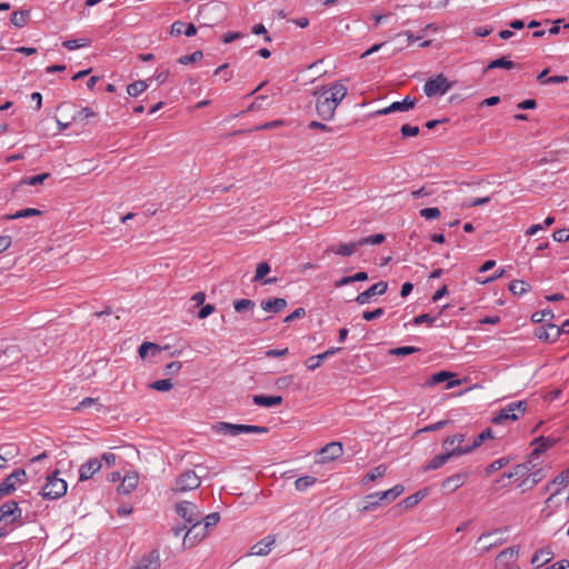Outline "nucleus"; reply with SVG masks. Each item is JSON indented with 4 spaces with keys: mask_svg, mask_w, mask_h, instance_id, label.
<instances>
[{
    "mask_svg": "<svg viewBox=\"0 0 569 569\" xmlns=\"http://www.w3.org/2000/svg\"><path fill=\"white\" fill-rule=\"evenodd\" d=\"M176 511L186 523H191L201 519V512L197 505L190 501L178 502L176 505Z\"/></svg>",
    "mask_w": 569,
    "mask_h": 569,
    "instance_id": "9d476101",
    "label": "nucleus"
},
{
    "mask_svg": "<svg viewBox=\"0 0 569 569\" xmlns=\"http://www.w3.org/2000/svg\"><path fill=\"white\" fill-rule=\"evenodd\" d=\"M555 440L546 437H538L533 440V443H537L543 451L548 450L555 445Z\"/></svg>",
    "mask_w": 569,
    "mask_h": 569,
    "instance_id": "6e6d98bb",
    "label": "nucleus"
},
{
    "mask_svg": "<svg viewBox=\"0 0 569 569\" xmlns=\"http://www.w3.org/2000/svg\"><path fill=\"white\" fill-rule=\"evenodd\" d=\"M191 527L187 530L183 537L184 546H193L197 541L203 539L207 536V529L202 525L201 519L198 521L191 522Z\"/></svg>",
    "mask_w": 569,
    "mask_h": 569,
    "instance_id": "f8f14e48",
    "label": "nucleus"
},
{
    "mask_svg": "<svg viewBox=\"0 0 569 569\" xmlns=\"http://www.w3.org/2000/svg\"><path fill=\"white\" fill-rule=\"evenodd\" d=\"M27 482V473L24 469H16L0 483V499L3 496H10L16 491L18 485Z\"/></svg>",
    "mask_w": 569,
    "mask_h": 569,
    "instance_id": "0eeeda50",
    "label": "nucleus"
},
{
    "mask_svg": "<svg viewBox=\"0 0 569 569\" xmlns=\"http://www.w3.org/2000/svg\"><path fill=\"white\" fill-rule=\"evenodd\" d=\"M212 430L216 433L223 436H238L240 433H267L269 429L262 426H253V425H234L230 422H217L212 426Z\"/></svg>",
    "mask_w": 569,
    "mask_h": 569,
    "instance_id": "f03ea898",
    "label": "nucleus"
},
{
    "mask_svg": "<svg viewBox=\"0 0 569 569\" xmlns=\"http://www.w3.org/2000/svg\"><path fill=\"white\" fill-rule=\"evenodd\" d=\"M510 462V458L509 457H501L495 461H492L487 468H486V475L489 476L498 470H500L501 468H503L505 466H507L508 463Z\"/></svg>",
    "mask_w": 569,
    "mask_h": 569,
    "instance_id": "ea45409f",
    "label": "nucleus"
},
{
    "mask_svg": "<svg viewBox=\"0 0 569 569\" xmlns=\"http://www.w3.org/2000/svg\"><path fill=\"white\" fill-rule=\"evenodd\" d=\"M60 471L56 470L48 475L46 478V485L42 488L41 496L44 499L54 500L63 497L67 492V481L59 478Z\"/></svg>",
    "mask_w": 569,
    "mask_h": 569,
    "instance_id": "20e7f679",
    "label": "nucleus"
},
{
    "mask_svg": "<svg viewBox=\"0 0 569 569\" xmlns=\"http://www.w3.org/2000/svg\"><path fill=\"white\" fill-rule=\"evenodd\" d=\"M91 40L89 38L70 39L62 42V47L68 50H76L79 48L89 47Z\"/></svg>",
    "mask_w": 569,
    "mask_h": 569,
    "instance_id": "473e14b6",
    "label": "nucleus"
},
{
    "mask_svg": "<svg viewBox=\"0 0 569 569\" xmlns=\"http://www.w3.org/2000/svg\"><path fill=\"white\" fill-rule=\"evenodd\" d=\"M461 455V447L459 448H452L450 451H446L437 455L433 457L428 463L423 466V471H430L436 470L442 467L446 462H448L451 458L460 457Z\"/></svg>",
    "mask_w": 569,
    "mask_h": 569,
    "instance_id": "9b49d317",
    "label": "nucleus"
},
{
    "mask_svg": "<svg viewBox=\"0 0 569 569\" xmlns=\"http://www.w3.org/2000/svg\"><path fill=\"white\" fill-rule=\"evenodd\" d=\"M94 116H96V113L92 109H90L89 107H84L80 111L77 112V114L73 117V120L83 121V120L89 119Z\"/></svg>",
    "mask_w": 569,
    "mask_h": 569,
    "instance_id": "13d9d810",
    "label": "nucleus"
},
{
    "mask_svg": "<svg viewBox=\"0 0 569 569\" xmlns=\"http://www.w3.org/2000/svg\"><path fill=\"white\" fill-rule=\"evenodd\" d=\"M516 67V63L511 60H508L506 57H501L499 59L492 60L489 62V64L486 68L487 70L495 69V68H503L507 70L513 69Z\"/></svg>",
    "mask_w": 569,
    "mask_h": 569,
    "instance_id": "f704fd0d",
    "label": "nucleus"
},
{
    "mask_svg": "<svg viewBox=\"0 0 569 569\" xmlns=\"http://www.w3.org/2000/svg\"><path fill=\"white\" fill-rule=\"evenodd\" d=\"M400 132L402 134L403 138H407V137H416L419 134L420 132V129L419 127L417 126H410V124H403L400 129Z\"/></svg>",
    "mask_w": 569,
    "mask_h": 569,
    "instance_id": "5fc2aeb1",
    "label": "nucleus"
},
{
    "mask_svg": "<svg viewBox=\"0 0 569 569\" xmlns=\"http://www.w3.org/2000/svg\"><path fill=\"white\" fill-rule=\"evenodd\" d=\"M341 350V348H338V347H332L330 349H328L327 351L322 352V353H319L317 356H312V357H309L306 361V365H307V368L311 371L316 370L317 368L320 367L321 362L326 359H328L329 357L336 355L337 352H339Z\"/></svg>",
    "mask_w": 569,
    "mask_h": 569,
    "instance_id": "4be33fe9",
    "label": "nucleus"
},
{
    "mask_svg": "<svg viewBox=\"0 0 569 569\" xmlns=\"http://www.w3.org/2000/svg\"><path fill=\"white\" fill-rule=\"evenodd\" d=\"M50 177L48 172L37 174L33 177L24 178L22 179V183L29 184V186H37L40 183H43L44 180H47Z\"/></svg>",
    "mask_w": 569,
    "mask_h": 569,
    "instance_id": "09e8293b",
    "label": "nucleus"
},
{
    "mask_svg": "<svg viewBox=\"0 0 569 569\" xmlns=\"http://www.w3.org/2000/svg\"><path fill=\"white\" fill-rule=\"evenodd\" d=\"M552 238L557 242H566L569 240V229H559L553 232Z\"/></svg>",
    "mask_w": 569,
    "mask_h": 569,
    "instance_id": "0e129e2a",
    "label": "nucleus"
},
{
    "mask_svg": "<svg viewBox=\"0 0 569 569\" xmlns=\"http://www.w3.org/2000/svg\"><path fill=\"white\" fill-rule=\"evenodd\" d=\"M274 538L268 536L261 541L257 542L251 548V555L256 556H266L271 551L272 546L274 545Z\"/></svg>",
    "mask_w": 569,
    "mask_h": 569,
    "instance_id": "bb28decb",
    "label": "nucleus"
},
{
    "mask_svg": "<svg viewBox=\"0 0 569 569\" xmlns=\"http://www.w3.org/2000/svg\"><path fill=\"white\" fill-rule=\"evenodd\" d=\"M41 214V211L33 208H26L17 211L14 214L8 216V219H20V218H29L33 216Z\"/></svg>",
    "mask_w": 569,
    "mask_h": 569,
    "instance_id": "c03bdc74",
    "label": "nucleus"
},
{
    "mask_svg": "<svg viewBox=\"0 0 569 569\" xmlns=\"http://www.w3.org/2000/svg\"><path fill=\"white\" fill-rule=\"evenodd\" d=\"M495 436L492 433V430L490 428L485 429L481 431L472 441L471 445H467L466 447H461V455H467L473 451L476 448L480 447L481 443L488 439H493Z\"/></svg>",
    "mask_w": 569,
    "mask_h": 569,
    "instance_id": "5701e85b",
    "label": "nucleus"
},
{
    "mask_svg": "<svg viewBox=\"0 0 569 569\" xmlns=\"http://www.w3.org/2000/svg\"><path fill=\"white\" fill-rule=\"evenodd\" d=\"M21 515L22 510L16 500L6 501L0 507V525L4 523V526H8L14 523L21 518Z\"/></svg>",
    "mask_w": 569,
    "mask_h": 569,
    "instance_id": "1a4fd4ad",
    "label": "nucleus"
},
{
    "mask_svg": "<svg viewBox=\"0 0 569 569\" xmlns=\"http://www.w3.org/2000/svg\"><path fill=\"white\" fill-rule=\"evenodd\" d=\"M138 481H139L138 472H136V471L127 472L124 475V477L121 479V482L118 486L117 490L121 495H128L137 488Z\"/></svg>",
    "mask_w": 569,
    "mask_h": 569,
    "instance_id": "aec40b11",
    "label": "nucleus"
},
{
    "mask_svg": "<svg viewBox=\"0 0 569 569\" xmlns=\"http://www.w3.org/2000/svg\"><path fill=\"white\" fill-rule=\"evenodd\" d=\"M343 453L342 445L340 442H330L321 448L319 451L321 463L332 461Z\"/></svg>",
    "mask_w": 569,
    "mask_h": 569,
    "instance_id": "2eb2a0df",
    "label": "nucleus"
},
{
    "mask_svg": "<svg viewBox=\"0 0 569 569\" xmlns=\"http://www.w3.org/2000/svg\"><path fill=\"white\" fill-rule=\"evenodd\" d=\"M529 476L531 478L529 487H535L538 482H540L546 477V472L542 468H540L535 471H530Z\"/></svg>",
    "mask_w": 569,
    "mask_h": 569,
    "instance_id": "4d7b16f0",
    "label": "nucleus"
},
{
    "mask_svg": "<svg viewBox=\"0 0 569 569\" xmlns=\"http://www.w3.org/2000/svg\"><path fill=\"white\" fill-rule=\"evenodd\" d=\"M386 471H387V467L385 465H379V466L375 467L371 471L367 472L362 477L361 483L362 485H368L369 482L375 481L378 478L383 477Z\"/></svg>",
    "mask_w": 569,
    "mask_h": 569,
    "instance_id": "7c9ffc66",
    "label": "nucleus"
},
{
    "mask_svg": "<svg viewBox=\"0 0 569 569\" xmlns=\"http://www.w3.org/2000/svg\"><path fill=\"white\" fill-rule=\"evenodd\" d=\"M287 307V300L283 298H274L261 302V308L267 312H280Z\"/></svg>",
    "mask_w": 569,
    "mask_h": 569,
    "instance_id": "c85d7f7f",
    "label": "nucleus"
},
{
    "mask_svg": "<svg viewBox=\"0 0 569 569\" xmlns=\"http://www.w3.org/2000/svg\"><path fill=\"white\" fill-rule=\"evenodd\" d=\"M552 558L553 552L549 548H541L533 553L531 565L536 568H540L548 563Z\"/></svg>",
    "mask_w": 569,
    "mask_h": 569,
    "instance_id": "a878e982",
    "label": "nucleus"
},
{
    "mask_svg": "<svg viewBox=\"0 0 569 569\" xmlns=\"http://www.w3.org/2000/svg\"><path fill=\"white\" fill-rule=\"evenodd\" d=\"M360 244H357V241L350 243H340L339 246H330L326 249V252H331L335 254H339L342 257H349L353 254Z\"/></svg>",
    "mask_w": 569,
    "mask_h": 569,
    "instance_id": "b1692460",
    "label": "nucleus"
},
{
    "mask_svg": "<svg viewBox=\"0 0 569 569\" xmlns=\"http://www.w3.org/2000/svg\"><path fill=\"white\" fill-rule=\"evenodd\" d=\"M388 289V283L386 281H379L368 288L366 291L359 293L355 301L359 305H366L369 302L370 298L376 295H383Z\"/></svg>",
    "mask_w": 569,
    "mask_h": 569,
    "instance_id": "f3484780",
    "label": "nucleus"
},
{
    "mask_svg": "<svg viewBox=\"0 0 569 569\" xmlns=\"http://www.w3.org/2000/svg\"><path fill=\"white\" fill-rule=\"evenodd\" d=\"M161 560L158 550H151L143 555L130 569H160Z\"/></svg>",
    "mask_w": 569,
    "mask_h": 569,
    "instance_id": "4468645a",
    "label": "nucleus"
},
{
    "mask_svg": "<svg viewBox=\"0 0 569 569\" xmlns=\"http://www.w3.org/2000/svg\"><path fill=\"white\" fill-rule=\"evenodd\" d=\"M535 336L545 342H555L559 338L558 326L549 323L547 327H540L536 329Z\"/></svg>",
    "mask_w": 569,
    "mask_h": 569,
    "instance_id": "6ab92c4d",
    "label": "nucleus"
},
{
    "mask_svg": "<svg viewBox=\"0 0 569 569\" xmlns=\"http://www.w3.org/2000/svg\"><path fill=\"white\" fill-rule=\"evenodd\" d=\"M149 351L154 356L160 352V347L152 342H143L138 349V353L141 358H146Z\"/></svg>",
    "mask_w": 569,
    "mask_h": 569,
    "instance_id": "a19ab883",
    "label": "nucleus"
},
{
    "mask_svg": "<svg viewBox=\"0 0 569 569\" xmlns=\"http://www.w3.org/2000/svg\"><path fill=\"white\" fill-rule=\"evenodd\" d=\"M383 313H385V310L382 308H377V309H375L372 311H365L362 313V318L366 321H372V320L378 319L381 316H383Z\"/></svg>",
    "mask_w": 569,
    "mask_h": 569,
    "instance_id": "bf43d9fd",
    "label": "nucleus"
},
{
    "mask_svg": "<svg viewBox=\"0 0 569 569\" xmlns=\"http://www.w3.org/2000/svg\"><path fill=\"white\" fill-rule=\"evenodd\" d=\"M202 57H203L202 51L197 50V51L192 52L191 54L181 56L178 59V62L181 64H189V63H193V62L201 60Z\"/></svg>",
    "mask_w": 569,
    "mask_h": 569,
    "instance_id": "a18cd8bd",
    "label": "nucleus"
},
{
    "mask_svg": "<svg viewBox=\"0 0 569 569\" xmlns=\"http://www.w3.org/2000/svg\"><path fill=\"white\" fill-rule=\"evenodd\" d=\"M270 272V266L268 262H260L257 266L253 281H261Z\"/></svg>",
    "mask_w": 569,
    "mask_h": 569,
    "instance_id": "de8ad7c7",
    "label": "nucleus"
},
{
    "mask_svg": "<svg viewBox=\"0 0 569 569\" xmlns=\"http://www.w3.org/2000/svg\"><path fill=\"white\" fill-rule=\"evenodd\" d=\"M455 377V373L450 372V371H439V372H436L431 376V378L429 379L428 381V385H431V386H435V385H438V383H441V382H445Z\"/></svg>",
    "mask_w": 569,
    "mask_h": 569,
    "instance_id": "58836bf2",
    "label": "nucleus"
},
{
    "mask_svg": "<svg viewBox=\"0 0 569 569\" xmlns=\"http://www.w3.org/2000/svg\"><path fill=\"white\" fill-rule=\"evenodd\" d=\"M313 94L317 96L316 110L318 116L328 121L333 118L337 107L347 96V87L340 81H336L329 87H322Z\"/></svg>",
    "mask_w": 569,
    "mask_h": 569,
    "instance_id": "f257e3e1",
    "label": "nucleus"
},
{
    "mask_svg": "<svg viewBox=\"0 0 569 569\" xmlns=\"http://www.w3.org/2000/svg\"><path fill=\"white\" fill-rule=\"evenodd\" d=\"M427 492L426 490L417 491L413 495L408 496L406 499L401 501V505L406 508H412L416 506L419 501H421L426 497Z\"/></svg>",
    "mask_w": 569,
    "mask_h": 569,
    "instance_id": "c9c22d12",
    "label": "nucleus"
},
{
    "mask_svg": "<svg viewBox=\"0 0 569 569\" xmlns=\"http://www.w3.org/2000/svg\"><path fill=\"white\" fill-rule=\"evenodd\" d=\"M546 317H549V319L553 318V312L551 310H543V311H537L531 316V320L533 322H542Z\"/></svg>",
    "mask_w": 569,
    "mask_h": 569,
    "instance_id": "680f3d73",
    "label": "nucleus"
},
{
    "mask_svg": "<svg viewBox=\"0 0 569 569\" xmlns=\"http://www.w3.org/2000/svg\"><path fill=\"white\" fill-rule=\"evenodd\" d=\"M452 87V83L442 74H438L426 81L423 92L427 97H436L446 94Z\"/></svg>",
    "mask_w": 569,
    "mask_h": 569,
    "instance_id": "423d86ee",
    "label": "nucleus"
},
{
    "mask_svg": "<svg viewBox=\"0 0 569 569\" xmlns=\"http://www.w3.org/2000/svg\"><path fill=\"white\" fill-rule=\"evenodd\" d=\"M252 401L259 407L270 408L281 405L283 399L281 396L254 395Z\"/></svg>",
    "mask_w": 569,
    "mask_h": 569,
    "instance_id": "393cba45",
    "label": "nucleus"
},
{
    "mask_svg": "<svg viewBox=\"0 0 569 569\" xmlns=\"http://www.w3.org/2000/svg\"><path fill=\"white\" fill-rule=\"evenodd\" d=\"M101 468L102 462L99 458H90L87 462L80 466L79 480L86 481L91 479Z\"/></svg>",
    "mask_w": 569,
    "mask_h": 569,
    "instance_id": "dca6fc26",
    "label": "nucleus"
},
{
    "mask_svg": "<svg viewBox=\"0 0 569 569\" xmlns=\"http://www.w3.org/2000/svg\"><path fill=\"white\" fill-rule=\"evenodd\" d=\"M536 467V463H531V461H525L523 463L516 465L510 472H505L502 475L503 478L510 479L512 477L519 476L525 477L530 473V471Z\"/></svg>",
    "mask_w": 569,
    "mask_h": 569,
    "instance_id": "cd10ccee",
    "label": "nucleus"
},
{
    "mask_svg": "<svg viewBox=\"0 0 569 569\" xmlns=\"http://www.w3.org/2000/svg\"><path fill=\"white\" fill-rule=\"evenodd\" d=\"M432 193H433L432 186H422L421 188L411 191V196L415 199H419V198H423V197H429Z\"/></svg>",
    "mask_w": 569,
    "mask_h": 569,
    "instance_id": "3c124183",
    "label": "nucleus"
},
{
    "mask_svg": "<svg viewBox=\"0 0 569 569\" xmlns=\"http://www.w3.org/2000/svg\"><path fill=\"white\" fill-rule=\"evenodd\" d=\"M403 492V486L396 485L389 490L382 492H373L365 497V505L361 508L362 512H368L376 509L383 501L391 502L396 500Z\"/></svg>",
    "mask_w": 569,
    "mask_h": 569,
    "instance_id": "7ed1b4c3",
    "label": "nucleus"
},
{
    "mask_svg": "<svg viewBox=\"0 0 569 569\" xmlns=\"http://www.w3.org/2000/svg\"><path fill=\"white\" fill-rule=\"evenodd\" d=\"M509 290L515 296H521L530 290V284L523 280H513L509 284Z\"/></svg>",
    "mask_w": 569,
    "mask_h": 569,
    "instance_id": "72a5a7b5",
    "label": "nucleus"
},
{
    "mask_svg": "<svg viewBox=\"0 0 569 569\" xmlns=\"http://www.w3.org/2000/svg\"><path fill=\"white\" fill-rule=\"evenodd\" d=\"M317 482V478L312 476H303L295 481V487L298 491H305Z\"/></svg>",
    "mask_w": 569,
    "mask_h": 569,
    "instance_id": "e433bc0d",
    "label": "nucleus"
},
{
    "mask_svg": "<svg viewBox=\"0 0 569 569\" xmlns=\"http://www.w3.org/2000/svg\"><path fill=\"white\" fill-rule=\"evenodd\" d=\"M466 436L463 433H456L453 436H449L445 438L442 441V449L446 451H450L452 448L466 447L463 445Z\"/></svg>",
    "mask_w": 569,
    "mask_h": 569,
    "instance_id": "c756f323",
    "label": "nucleus"
},
{
    "mask_svg": "<svg viewBox=\"0 0 569 569\" xmlns=\"http://www.w3.org/2000/svg\"><path fill=\"white\" fill-rule=\"evenodd\" d=\"M219 520H220V516L218 512L209 513L203 519V521H204L203 526L208 530V528L216 526L219 522Z\"/></svg>",
    "mask_w": 569,
    "mask_h": 569,
    "instance_id": "e2e57ef3",
    "label": "nucleus"
},
{
    "mask_svg": "<svg viewBox=\"0 0 569 569\" xmlns=\"http://www.w3.org/2000/svg\"><path fill=\"white\" fill-rule=\"evenodd\" d=\"M201 483L200 476L192 470L182 472L176 480V486L172 489L174 492H186L197 489Z\"/></svg>",
    "mask_w": 569,
    "mask_h": 569,
    "instance_id": "6e6552de",
    "label": "nucleus"
},
{
    "mask_svg": "<svg viewBox=\"0 0 569 569\" xmlns=\"http://www.w3.org/2000/svg\"><path fill=\"white\" fill-rule=\"evenodd\" d=\"M419 351V348L412 346L398 347L390 350L391 355L396 356H408Z\"/></svg>",
    "mask_w": 569,
    "mask_h": 569,
    "instance_id": "8fccbe9b",
    "label": "nucleus"
},
{
    "mask_svg": "<svg viewBox=\"0 0 569 569\" xmlns=\"http://www.w3.org/2000/svg\"><path fill=\"white\" fill-rule=\"evenodd\" d=\"M256 303L251 299H240L236 300L233 302L234 310L239 313L252 310L254 308Z\"/></svg>",
    "mask_w": 569,
    "mask_h": 569,
    "instance_id": "37998d69",
    "label": "nucleus"
},
{
    "mask_svg": "<svg viewBox=\"0 0 569 569\" xmlns=\"http://www.w3.org/2000/svg\"><path fill=\"white\" fill-rule=\"evenodd\" d=\"M528 402L526 400L510 402L502 408L498 415L491 418V422L493 425H502L509 420L516 421L519 419V415H523L526 412Z\"/></svg>",
    "mask_w": 569,
    "mask_h": 569,
    "instance_id": "39448f33",
    "label": "nucleus"
},
{
    "mask_svg": "<svg viewBox=\"0 0 569 569\" xmlns=\"http://www.w3.org/2000/svg\"><path fill=\"white\" fill-rule=\"evenodd\" d=\"M99 460H101L102 466L106 465V467L110 468L114 466L117 456L112 452H104Z\"/></svg>",
    "mask_w": 569,
    "mask_h": 569,
    "instance_id": "69168bd1",
    "label": "nucleus"
},
{
    "mask_svg": "<svg viewBox=\"0 0 569 569\" xmlns=\"http://www.w3.org/2000/svg\"><path fill=\"white\" fill-rule=\"evenodd\" d=\"M29 16L30 12L28 10L14 11L11 13L10 21L17 28H22L27 23Z\"/></svg>",
    "mask_w": 569,
    "mask_h": 569,
    "instance_id": "2f4dec72",
    "label": "nucleus"
},
{
    "mask_svg": "<svg viewBox=\"0 0 569 569\" xmlns=\"http://www.w3.org/2000/svg\"><path fill=\"white\" fill-rule=\"evenodd\" d=\"M448 423H449L448 420H440V421H437V422H435L432 425L423 427L422 429L418 430V433H421V432H433V431L442 429Z\"/></svg>",
    "mask_w": 569,
    "mask_h": 569,
    "instance_id": "864d4df0",
    "label": "nucleus"
},
{
    "mask_svg": "<svg viewBox=\"0 0 569 569\" xmlns=\"http://www.w3.org/2000/svg\"><path fill=\"white\" fill-rule=\"evenodd\" d=\"M186 23L182 21H174L171 24L170 34L171 36H180L184 31Z\"/></svg>",
    "mask_w": 569,
    "mask_h": 569,
    "instance_id": "774afa93",
    "label": "nucleus"
},
{
    "mask_svg": "<svg viewBox=\"0 0 569 569\" xmlns=\"http://www.w3.org/2000/svg\"><path fill=\"white\" fill-rule=\"evenodd\" d=\"M568 482H569V468L563 470L561 473H559L550 483H548L545 487V491H549L551 486H556L557 487L555 489V491L551 493V496L547 499L546 502L548 503L549 501H551V499L555 496L559 495L561 489L563 487H566Z\"/></svg>",
    "mask_w": 569,
    "mask_h": 569,
    "instance_id": "412c9836",
    "label": "nucleus"
},
{
    "mask_svg": "<svg viewBox=\"0 0 569 569\" xmlns=\"http://www.w3.org/2000/svg\"><path fill=\"white\" fill-rule=\"evenodd\" d=\"M468 478V472L452 475L442 481L441 488L447 492H453L458 488H460L467 481Z\"/></svg>",
    "mask_w": 569,
    "mask_h": 569,
    "instance_id": "a211bd4d",
    "label": "nucleus"
},
{
    "mask_svg": "<svg viewBox=\"0 0 569 569\" xmlns=\"http://www.w3.org/2000/svg\"><path fill=\"white\" fill-rule=\"evenodd\" d=\"M306 316V310L303 308H297L289 316L284 318V322H292L297 319H300Z\"/></svg>",
    "mask_w": 569,
    "mask_h": 569,
    "instance_id": "338daca9",
    "label": "nucleus"
},
{
    "mask_svg": "<svg viewBox=\"0 0 569 569\" xmlns=\"http://www.w3.org/2000/svg\"><path fill=\"white\" fill-rule=\"evenodd\" d=\"M386 237L385 234L382 233H377V234H372V236H368V237H365V238H361L357 241V244H360L361 246H367V244H380L385 241Z\"/></svg>",
    "mask_w": 569,
    "mask_h": 569,
    "instance_id": "79ce46f5",
    "label": "nucleus"
},
{
    "mask_svg": "<svg viewBox=\"0 0 569 569\" xmlns=\"http://www.w3.org/2000/svg\"><path fill=\"white\" fill-rule=\"evenodd\" d=\"M436 318L431 317L429 313H422L413 318V323L419 326L421 323H427L431 326L435 322Z\"/></svg>",
    "mask_w": 569,
    "mask_h": 569,
    "instance_id": "052dcab7",
    "label": "nucleus"
},
{
    "mask_svg": "<svg viewBox=\"0 0 569 569\" xmlns=\"http://www.w3.org/2000/svg\"><path fill=\"white\" fill-rule=\"evenodd\" d=\"M147 88H148V83L143 80H139V81L130 83L127 87V92L130 97H138L140 93L146 91Z\"/></svg>",
    "mask_w": 569,
    "mask_h": 569,
    "instance_id": "4c0bfd02",
    "label": "nucleus"
},
{
    "mask_svg": "<svg viewBox=\"0 0 569 569\" xmlns=\"http://www.w3.org/2000/svg\"><path fill=\"white\" fill-rule=\"evenodd\" d=\"M420 216L427 220L437 219L440 217V210L436 207L425 208L420 210Z\"/></svg>",
    "mask_w": 569,
    "mask_h": 569,
    "instance_id": "603ef678",
    "label": "nucleus"
},
{
    "mask_svg": "<svg viewBox=\"0 0 569 569\" xmlns=\"http://www.w3.org/2000/svg\"><path fill=\"white\" fill-rule=\"evenodd\" d=\"M172 387H173V385L170 379L157 380L150 385L151 389L161 391V392L169 391Z\"/></svg>",
    "mask_w": 569,
    "mask_h": 569,
    "instance_id": "49530a36",
    "label": "nucleus"
},
{
    "mask_svg": "<svg viewBox=\"0 0 569 569\" xmlns=\"http://www.w3.org/2000/svg\"><path fill=\"white\" fill-rule=\"evenodd\" d=\"M417 100L415 98L406 97L402 101H395L389 107L377 110L375 116H385L392 112H405L415 108Z\"/></svg>",
    "mask_w": 569,
    "mask_h": 569,
    "instance_id": "ddd939ff",
    "label": "nucleus"
}]
</instances>
